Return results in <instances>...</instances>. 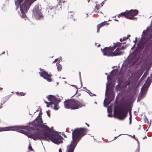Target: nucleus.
Here are the masks:
<instances>
[{
    "label": "nucleus",
    "instance_id": "obj_1",
    "mask_svg": "<svg viewBox=\"0 0 152 152\" xmlns=\"http://www.w3.org/2000/svg\"><path fill=\"white\" fill-rule=\"evenodd\" d=\"M88 131V130L85 128L75 129L72 132V140L70 144L67 146L66 152H74L79 140L86 134Z\"/></svg>",
    "mask_w": 152,
    "mask_h": 152
},
{
    "label": "nucleus",
    "instance_id": "obj_2",
    "mask_svg": "<svg viewBox=\"0 0 152 152\" xmlns=\"http://www.w3.org/2000/svg\"><path fill=\"white\" fill-rule=\"evenodd\" d=\"M128 104L121 103L116 106L114 109L113 116L121 120H124L128 114Z\"/></svg>",
    "mask_w": 152,
    "mask_h": 152
},
{
    "label": "nucleus",
    "instance_id": "obj_3",
    "mask_svg": "<svg viewBox=\"0 0 152 152\" xmlns=\"http://www.w3.org/2000/svg\"><path fill=\"white\" fill-rule=\"evenodd\" d=\"M64 104L65 108L74 110L85 106L84 103L73 99L65 100Z\"/></svg>",
    "mask_w": 152,
    "mask_h": 152
},
{
    "label": "nucleus",
    "instance_id": "obj_4",
    "mask_svg": "<svg viewBox=\"0 0 152 152\" xmlns=\"http://www.w3.org/2000/svg\"><path fill=\"white\" fill-rule=\"evenodd\" d=\"M46 98L48 99V101L50 102H49L44 100L45 103L47 104V107H53V109L56 110H57L59 109L58 104L61 101L60 99L57 98L55 96L51 95L47 96Z\"/></svg>",
    "mask_w": 152,
    "mask_h": 152
},
{
    "label": "nucleus",
    "instance_id": "obj_5",
    "mask_svg": "<svg viewBox=\"0 0 152 152\" xmlns=\"http://www.w3.org/2000/svg\"><path fill=\"white\" fill-rule=\"evenodd\" d=\"M32 3L26 1L20 6V9L22 13V17L24 18L26 16L25 13L27 12Z\"/></svg>",
    "mask_w": 152,
    "mask_h": 152
},
{
    "label": "nucleus",
    "instance_id": "obj_6",
    "mask_svg": "<svg viewBox=\"0 0 152 152\" xmlns=\"http://www.w3.org/2000/svg\"><path fill=\"white\" fill-rule=\"evenodd\" d=\"M101 50L104 55L108 56H113L112 54L114 50L112 47H105L103 50L102 49Z\"/></svg>",
    "mask_w": 152,
    "mask_h": 152
},
{
    "label": "nucleus",
    "instance_id": "obj_7",
    "mask_svg": "<svg viewBox=\"0 0 152 152\" xmlns=\"http://www.w3.org/2000/svg\"><path fill=\"white\" fill-rule=\"evenodd\" d=\"M15 131L21 133V126H10L3 128H0V132L7 131Z\"/></svg>",
    "mask_w": 152,
    "mask_h": 152
},
{
    "label": "nucleus",
    "instance_id": "obj_8",
    "mask_svg": "<svg viewBox=\"0 0 152 152\" xmlns=\"http://www.w3.org/2000/svg\"><path fill=\"white\" fill-rule=\"evenodd\" d=\"M40 115V113L38 117L34 121V122L31 123L30 124L34 127L40 126L42 124L43 121L42 118L39 117Z\"/></svg>",
    "mask_w": 152,
    "mask_h": 152
},
{
    "label": "nucleus",
    "instance_id": "obj_9",
    "mask_svg": "<svg viewBox=\"0 0 152 152\" xmlns=\"http://www.w3.org/2000/svg\"><path fill=\"white\" fill-rule=\"evenodd\" d=\"M40 76L43 77L45 79H46L48 82H51L52 80L50 78L51 74H48L47 72L43 71L39 72Z\"/></svg>",
    "mask_w": 152,
    "mask_h": 152
},
{
    "label": "nucleus",
    "instance_id": "obj_10",
    "mask_svg": "<svg viewBox=\"0 0 152 152\" xmlns=\"http://www.w3.org/2000/svg\"><path fill=\"white\" fill-rule=\"evenodd\" d=\"M128 12L129 19L133 20L134 18V16L137 15L138 14V11L137 10H131L127 11Z\"/></svg>",
    "mask_w": 152,
    "mask_h": 152
},
{
    "label": "nucleus",
    "instance_id": "obj_11",
    "mask_svg": "<svg viewBox=\"0 0 152 152\" xmlns=\"http://www.w3.org/2000/svg\"><path fill=\"white\" fill-rule=\"evenodd\" d=\"M33 13L36 18H39L42 16V13L38 7H36L33 10Z\"/></svg>",
    "mask_w": 152,
    "mask_h": 152
},
{
    "label": "nucleus",
    "instance_id": "obj_12",
    "mask_svg": "<svg viewBox=\"0 0 152 152\" xmlns=\"http://www.w3.org/2000/svg\"><path fill=\"white\" fill-rule=\"evenodd\" d=\"M124 52V51H121V50L119 48H118L112 54L113 56H116L123 54Z\"/></svg>",
    "mask_w": 152,
    "mask_h": 152
},
{
    "label": "nucleus",
    "instance_id": "obj_13",
    "mask_svg": "<svg viewBox=\"0 0 152 152\" xmlns=\"http://www.w3.org/2000/svg\"><path fill=\"white\" fill-rule=\"evenodd\" d=\"M149 31V30L147 28L146 30H144L143 32V34L144 35V37H143V38H144V40H145L146 42H148L149 41V39H146V37L148 36V32Z\"/></svg>",
    "mask_w": 152,
    "mask_h": 152
},
{
    "label": "nucleus",
    "instance_id": "obj_14",
    "mask_svg": "<svg viewBox=\"0 0 152 152\" xmlns=\"http://www.w3.org/2000/svg\"><path fill=\"white\" fill-rule=\"evenodd\" d=\"M127 10L126 11L124 12H123L121 13L120 14L118 15V17L120 18V17H124L125 18L129 19V16Z\"/></svg>",
    "mask_w": 152,
    "mask_h": 152
},
{
    "label": "nucleus",
    "instance_id": "obj_15",
    "mask_svg": "<svg viewBox=\"0 0 152 152\" xmlns=\"http://www.w3.org/2000/svg\"><path fill=\"white\" fill-rule=\"evenodd\" d=\"M145 91H143L142 92H140L138 96L137 102L140 101L142 99L145 95Z\"/></svg>",
    "mask_w": 152,
    "mask_h": 152
},
{
    "label": "nucleus",
    "instance_id": "obj_16",
    "mask_svg": "<svg viewBox=\"0 0 152 152\" xmlns=\"http://www.w3.org/2000/svg\"><path fill=\"white\" fill-rule=\"evenodd\" d=\"M122 43L120 42H117L115 43H114V45L112 47L114 50L117 47L121 46Z\"/></svg>",
    "mask_w": 152,
    "mask_h": 152
},
{
    "label": "nucleus",
    "instance_id": "obj_17",
    "mask_svg": "<svg viewBox=\"0 0 152 152\" xmlns=\"http://www.w3.org/2000/svg\"><path fill=\"white\" fill-rule=\"evenodd\" d=\"M40 127L42 129L46 131H50V128L48 127V126L44 125L43 124H42L40 126Z\"/></svg>",
    "mask_w": 152,
    "mask_h": 152
},
{
    "label": "nucleus",
    "instance_id": "obj_18",
    "mask_svg": "<svg viewBox=\"0 0 152 152\" xmlns=\"http://www.w3.org/2000/svg\"><path fill=\"white\" fill-rule=\"evenodd\" d=\"M106 22H104L102 23H101L100 24L98 25L97 26V32H99V29L101 28L104 25L106 24Z\"/></svg>",
    "mask_w": 152,
    "mask_h": 152
},
{
    "label": "nucleus",
    "instance_id": "obj_19",
    "mask_svg": "<svg viewBox=\"0 0 152 152\" xmlns=\"http://www.w3.org/2000/svg\"><path fill=\"white\" fill-rule=\"evenodd\" d=\"M23 2V0H17L15 1V4L16 5H19Z\"/></svg>",
    "mask_w": 152,
    "mask_h": 152
},
{
    "label": "nucleus",
    "instance_id": "obj_20",
    "mask_svg": "<svg viewBox=\"0 0 152 152\" xmlns=\"http://www.w3.org/2000/svg\"><path fill=\"white\" fill-rule=\"evenodd\" d=\"M56 66H57V69L58 71H60L61 70L62 68L61 66L58 63L56 64Z\"/></svg>",
    "mask_w": 152,
    "mask_h": 152
},
{
    "label": "nucleus",
    "instance_id": "obj_21",
    "mask_svg": "<svg viewBox=\"0 0 152 152\" xmlns=\"http://www.w3.org/2000/svg\"><path fill=\"white\" fill-rule=\"evenodd\" d=\"M99 5H98L97 4H96V6H95V8L96 9H97V10H95V11L96 12H99V11L98 10L99 9Z\"/></svg>",
    "mask_w": 152,
    "mask_h": 152
},
{
    "label": "nucleus",
    "instance_id": "obj_22",
    "mask_svg": "<svg viewBox=\"0 0 152 152\" xmlns=\"http://www.w3.org/2000/svg\"><path fill=\"white\" fill-rule=\"evenodd\" d=\"M17 94L19 95H20L21 96H24L25 95V94L23 92H17Z\"/></svg>",
    "mask_w": 152,
    "mask_h": 152
},
{
    "label": "nucleus",
    "instance_id": "obj_23",
    "mask_svg": "<svg viewBox=\"0 0 152 152\" xmlns=\"http://www.w3.org/2000/svg\"><path fill=\"white\" fill-rule=\"evenodd\" d=\"M28 148H29V150L30 151H33L34 150L32 148L31 146V145H29V146H28Z\"/></svg>",
    "mask_w": 152,
    "mask_h": 152
},
{
    "label": "nucleus",
    "instance_id": "obj_24",
    "mask_svg": "<svg viewBox=\"0 0 152 152\" xmlns=\"http://www.w3.org/2000/svg\"><path fill=\"white\" fill-rule=\"evenodd\" d=\"M150 77H148L147 80V82H149V83H148V87L150 83H151V80H149V78H150Z\"/></svg>",
    "mask_w": 152,
    "mask_h": 152
},
{
    "label": "nucleus",
    "instance_id": "obj_25",
    "mask_svg": "<svg viewBox=\"0 0 152 152\" xmlns=\"http://www.w3.org/2000/svg\"><path fill=\"white\" fill-rule=\"evenodd\" d=\"M132 115L131 114H130V115L129 118V123L131 124L132 122Z\"/></svg>",
    "mask_w": 152,
    "mask_h": 152
},
{
    "label": "nucleus",
    "instance_id": "obj_26",
    "mask_svg": "<svg viewBox=\"0 0 152 152\" xmlns=\"http://www.w3.org/2000/svg\"><path fill=\"white\" fill-rule=\"evenodd\" d=\"M46 113L47 114L48 116L50 117V110H48L46 111Z\"/></svg>",
    "mask_w": 152,
    "mask_h": 152
},
{
    "label": "nucleus",
    "instance_id": "obj_27",
    "mask_svg": "<svg viewBox=\"0 0 152 152\" xmlns=\"http://www.w3.org/2000/svg\"><path fill=\"white\" fill-rule=\"evenodd\" d=\"M108 112H112V109L111 108L110 109L109 107L107 108Z\"/></svg>",
    "mask_w": 152,
    "mask_h": 152
},
{
    "label": "nucleus",
    "instance_id": "obj_28",
    "mask_svg": "<svg viewBox=\"0 0 152 152\" xmlns=\"http://www.w3.org/2000/svg\"><path fill=\"white\" fill-rule=\"evenodd\" d=\"M119 48L121 50H124L125 49V47L124 46H122V47L121 48L119 47Z\"/></svg>",
    "mask_w": 152,
    "mask_h": 152
},
{
    "label": "nucleus",
    "instance_id": "obj_29",
    "mask_svg": "<svg viewBox=\"0 0 152 152\" xmlns=\"http://www.w3.org/2000/svg\"><path fill=\"white\" fill-rule=\"evenodd\" d=\"M58 58H56V59H55L54 60V61L53 62V63H55L56 62H57L58 61Z\"/></svg>",
    "mask_w": 152,
    "mask_h": 152
},
{
    "label": "nucleus",
    "instance_id": "obj_30",
    "mask_svg": "<svg viewBox=\"0 0 152 152\" xmlns=\"http://www.w3.org/2000/svg\"><path fill=\"white\" fill-rule=\"evenodd\" d=\"M146 76V75H145V73L142 76V77H144V78H145V77Z\"/></svg>",
    "mask_w": 152,
    "mask_h": 152
},
{
    "label": "nucleus",
    "instance_id": "obj_31",
    "mask_svg": "<svg viewBox=\"0 0 152 152\" xmlns=\"http://www.w3.org/2000/svg\"><path fill=\"white\" fill-rule=\"evenodd\" d=\"M108 116H109V117H112V115L110 114H109L108 115Z\"/></svg>",
    "mask_w": 152,
    "mask_h": 152
},
{
    "label": "nucleus",
    "instance_id": "obj_32",
    "mask_svg": "<svg viewBox=\"0 0 152 152\" xmlns=\"http://www.w3.org/2000/svg\"><path fill=\"white\" fill-rule=\"evenodd\" d=\"M127 38H128V37H125L123 38V40H126V39H127Z\"/></svg>",
    "mask_w": 152,
    "mask_h": 152
},
{
    "label": "nucleus",
    "instance_id": "obj_33",
    "mask_svg": "<svg viewBox=\"0 0 152 152\" xmlns=\"http://www.w3.org/2000/svg\"><path fill=\"white\" fill-rule=\"evenodd\" d=\"M59 152H62V150L61 148H60L59 150Z\"/></svg>",
    "mask_w": 152,
    "mask_h": 152
},
{
    "label": "nucleus",
    "instance_id": "obj_34",
    "mask_svg": "<svg viewBox=\"0 0 152 152\" xmlns=\"http://www.w3.org/2000/svg\"><path fill=\"white\" fill-rule=\"evenodd\" d=\"M120 40L121 42H122V41H124V40H123V39H122V38H121L120 39Z\"/></svg>",
    "mask_w": 152,
    "mask_h": 152
},
{
    "label": "nucleus",
    "instance_id": "obj_35",
    "mask_svg": "<svg viewBox=\"0 0 152 152\" xmlns=\"http://www.w3.org/2000/svg\"><path fill=\"white\" fill-rule=\"evenodd\" d=\"M86 124L87 125V126L88 127H89V125L87 123H86Z\"/></svg>",
    "mask_w": 152,
    "mask_h": 152
},
{
    "label": "nucleus",
    "instance_id": "obj_36",
    "mask_svg": "<svg viewBox=\"0 0 152 152\" xmlns=\"http://www.w3.org/2000/svg\"><path fill=\"white\" fill-rule=\"evenodd\" d=\"M129 114L130 115V114H131V111H129Z\"/></svg>",
    "mask_w": 152,
    "mask_h": 152
},
{
    "label": "nucleus",
    "instance_id": "obj_37",
    "mask_svg": "<svg viewBox=\"0 0 152 152\" xmlns=\"http://www.w3.org/2000/svg\"><path fill=\"white\" fill-rule=\"evenodd\" d=\"M3 89L2 88L0 87V90H1Z\"/></svg>",
    "mask_w": 152,
    "mask_h": 152
},
{
    "label": "nucleus",
    "instance_id": "obj_38",
    "mask_svg": "<svg viewBox=\"0 0 152 152\" xmlns=\"http://www.w3.org/2000/svg\"><path fill=\"white\" fill-rule=\"evenodd\" d=\"M5 53V51H4L3 53H1V54H3Z\"/></svg>",
    "mask_w": 152,
    "mask_h": 152
},
{
    "label": "nucleus",
    "instance_id": "obj_39",
    "mask_svg": "<svg viewBox=\"0 0 152 152\" xmlns=\"http://www.w3.org/2000/svg\"><path fill=\"white\" fill-rule=\"evenodd\" d=\"M146 137V136H145L144 138H143V139H145Z\"/></svg>",
    "mask_w": 152,
    "mask_h": 152
},
{
    "label": "nucleus",
    "instance_id": "obj_40",
    "mask_svg": "<svg viewBox=\"0 0 152 152\" xmlns=\"http://www.w3.org/2000/svg\"><path fill=\"white\" fill-rule=\"evenodd\" d=\"M130 35H129V36H128V37H130Z\"/></svg>",
    "mask_w": 152,
    "mask_h": 152
},
{
    "label": "nucleus",
    "instance_id": "obj_41",
    "mask_svg": "<svg viewBox=\"0 0 152 152\" xmlns=\"http://www.w3.org/2000/svg\"><path fill=\"white\" fill-rule=\"evenodd\" d=\"M104 104H105V100H104Z\"/></svg>",
    "mask_w": 152,
    "mask_h": 152
},
{
    "label": "nucleus",
    "instance_id": "obj_42",
    "mask_svg": "<svg viewBox=\"0 0 152 152\" xmlns=\"http://www.w3.org/2000/svg\"><path fill=\"white\" fill-rule=\"evenodd\" d=\"M115 21H117V20H116V19H115Z\"/></svg>",
    "mask_w": 152,
    "mask_h": 152
},
{
    "label": "nucleus",
    "instance_id": "obj_43",
    "mask_svg": "<svg viewBox=\"0 0 152 152\" xmlns=\"http://www.w3.org/2000/svg\"><path fill=\"white\" fill-rule=\"evenodd\" d=\"M133 137H135V136H134V135H133Z\"/></svg>",
    "mask_w": 152,
    "mask_h": 152
},
{
    "label": "nucleus",
    "instance_id": "obj_44",
    "mask_svg": "<svg viewBox=\"0 0 152 152\" xmlns=\"http://www.w3.org/2000/svg\"><path fill=\"white\" fill-rule=\"evenodd\" d=\"M150 36L151 37V35H150Z\"/></svg>",
    "mask_w": 152,
    "mask_h": 152
},
{
    "label": "nucleus",
    "instance_id": "obj_45",
    "mask_svg": "<svg viewBox=\"0 0 152 152\" xmlns=\"http://www.w3.org/2000/svg\"><path fill=\"white\" fill-rule=\"evenodd\" d=\"M134 42H135V41H134Z\"/></svg>",
    "mask_w": 152,
    "mask_h": 152
}]
</instances>
